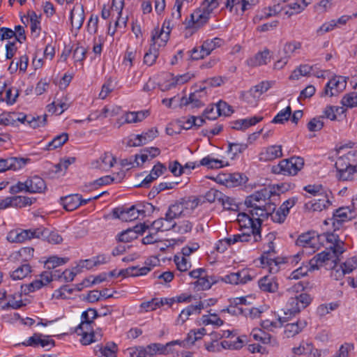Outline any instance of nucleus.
Returning <instances> with one entry per match:
<instances>
[{"instance_id": "obj_1", "label": "nucleus", "mask_w": 357, "mask_h": 357, "mask_svg": "<svg viewBox=\"0 0 357 357\" xmlns=\"http://www.w3.org/2000/svg\"><path fill=\"white\" fill-rule=\"evenodd\" d=\"M311 301L310 296L306 293H301L298 296L289 298L286 307L283 310L284 316H279V320L281 322L287 321L291 317L298 314L301 310L308 306Z\"/></svg>"}, {"instance_id": "obj_2", "label": "nucleus", "mask_w": 357, "mask_h": 357, "mask_svg": "<svg viewBox=\"0 0 357 357\" xmlns=\"http://www.w3.org/2000/svg\"><path fill=\"white\" fill-rule=\"evenodd\" d=\"M304 160L301 157H291L282 160L278 165L271 167V172L284 176H294L303 168Z\"/></svg>"}, {"instance_id": "obj_3", "label": "nucleus", "mask_w": 357, "mask_h": 357, "mask_svg": "<svg viewBox=\"0 0 357 357\" xmlns=\"http://www.w3.org/2000/svg\"><path fill=\"white\" fill-rule=\"evenodd\" d=\"M237 220L241 229H248L253 234L254 243L261 240V222L255 220L250 213H238Z\"/></svg>"}, {"instance_id": "obj_4", "label": "nucleus", "mask_w": 357, "mask_h": 357, "mask_svg": "<svg viewBox=\"0 0 357 357\" xmlns=\"http://www.w3.org/2000/svg\"><path fill=\"white\" fill-rule=\"evenodd\" d=\"M144 210L137 208L136 206H132L129 208L118 207L112 211V215L114 218H118L124 222H130L139 218V215L145 216Z\"/></svg>"}, {"instance_id": "obj_5", "label": "nucleus", "mask_w": 357, "mask_h": 357, "mask_svg": "<svg viewBox=\"0 0 357 357\" xmlns=\"http://www.w3.org/2000/svg\"><path fill=\"white\" fill-rule=\"evenodd\" d=\"M255 275L252 271L243 268L236 273H231L220 278V280L230 284H244L254 279Z\"/></svg>"}, {"instance_id": "obj_6", "label": "nucleus", "mask_w": 357, "mask_h": 357, "mask_svg": "<svg viewBox=\"0 0 357 357\" xmlns=\"http://www.w3.org/2000/svg\"><path fill=\"white\" fill-rule=\"evenodd\" d=\"M333 198L331 192L321 193L319 197L305 204V208L309 212H321L326 210L332 205Z\"/></svg>"}, {"instance_id": "obj_7", "label": "nucleus", "mask_w": 357, "mask_h": 357, "mask_svg": "<svg viewBox=\"0 0 357 357\" xmlns=\"http://www.w3.org/2000/svg\"><path fill=\"white\" fill-rule=\"evenodd\" d=\"M272 86V82L262 81L259 84L250 88V89L242 94L244 100L250 104H256L260 96L266 92Z\"/></svg>"}, {"instance_id": "obj_8", "label": "nucleus", "mask_w": 357, "mask_h": 357, "mask_svg": "<svg viewBox=\"0 0 357 357\" xmlns=\"http://www.w3.org/2000/svg\"><path fill=\"white\" fill-rule=\"evenodd\" d=\"M319 236L314 232H307L298 236L296 241V245L306 249H310L309 252H314L321 245Z\"/></svg>"}, {"instance_id": "obj_9", "label": "nucleus", "mask_w": 357, "mask_h": 357, "mask_svg": "<svg viewBox=\"0 0 357 357\" xmlns=\"http://www.w3.org/2000/svg\"><path fill=\"white\" fill-rule=\"evenodd\" d=\"M340 255L333 253V250L326 248L324 251L314 256L309 261V265H310L312 270H318L327 261L331 260L336 264L337 261L340 260Z\"/></svg>"}, {"instance_id": "obj_10", "label": "nucleus", "mask_w": 357, "mask_h": 357, "mask_svg": "<svg viewBox=\"0 0 357 357\" xmlns=\"http://www.w3.org/2000/svg\"><path fill=\"white\" fill-rule=\"evenodd\" d=\"M206 86L200 87L199 89L191 93L188 98L182 97L180 101L181 106H190L191 108H199L204 105L202 100L205 98L206 93L205 92Z\"/></svg>"}, {"instance_id": "obj_11", "label": "nucleus", "mask_w": 357, "mask_h": 357, "mask_svg": "<svg viewBox=\"0 0 357 357\" xmlns=\"http://www.w3.org/2000/svg\"><path fill=\"white\" fill-rule=\"evenodd\" d=\"M171 19L165 20L160 30L155 29L151 33V41L158 43V47H163L169 40L171 29L173 28Z\"/></svg>"}, {"instance_id": "obj_12", "label": "nucleus", "mask_w": 357, "mask_h": 357, "mask_svg": "<svg viewBox=\"0 0 357 357\" xmlns=\"http://www.w3.org/2000/svg\"><path fill=\"white\" fill-rule=\"evenodd\" d=\"M56 272H58V271H55L54 273L48 271L43 272L40 275V279H36L32 282L26 284L24 287L22 286L23 291L25 294H29L40 289L43 286L49 284L53 280V278H56Z\"/></svg>"}, {"instance_id": "obj_13", "label": "nucleus", "mask_w": 357, "mask_h": 357, "mask_svg": "<svg viewBox=\"0 0 357 357\" xmlns=\"http://www.w3.org/2000/svg\"><path fill=\"white\" fill-rule=\"evenodd\" d=\"M354 218V211L349 207H340L335 210L330 221L336 230L342 226V223L351 220Z\"/></svg>"}, {"instance_id": "obj_14", "label": "nucleus", "mask_w": 357, "mask_h": 357, "mask_svg": "<svg viewBox=\"0 0 357 357\" xmlns=\"http://www.w3.org/2000/svg\"><path fill=\"white\" fill-rule=\"evenodd\" d=\"M30 161L29 158L10 157L0 158V172L8 170L17 171L24 167Z\"/></svg>"}, {"instance_id": "obj_15", "label": "nucleus", "mask_w": 357, "mask_h": 357, "mask_svg": "<svg viewBox=\"0 0 357 357\" xmlns=\"http://www.w3.org/2000/svg\"><path fill=\"white\" fill-rule=\"evenodd\" d=\"M211 195L213 196L212 201H218L226 210L236 211L238 208V204L233 198L224 195L220 190H211L208 194V197Z\"/></svg>"}, {"instance_id": "obj_16", "label": "nucleus", "mask_w": 357, "mask_h": 357, "mask_svg": "<svg viewBox=\"0 0 357 357\" xmlns=\"http://www.w3.org/2000/svg\"><path fill=\"white\" fill-rule=\"evenodd\" d=\"M266 238L268 241L267 243V249L265 250L261 257V263L264 264L265 263L269 266H271L274 264L277 266V261L275 258L272 257V256L275 254V246L273 241L275 239V236L273 233H269L266 235Z\"/></svg>"}, {"instance_id": "obj_17", "label": "nucleus", "mask_w": 357, "mask_h": 357, "mask_svg": "<svg viewBox=\"0 0 357 357\" xmlns=\"http://www.w3.org/2000/svg\"><path fill=\"white\" fill-rule=\"evenodd\" d=\"M213 11L202 3L200 8L190 15L191 21L196 27L202 26L208 22Z\"/></svg>"}, {"instance_id": "obj_18", "label": "nucleus", "mask_w": 357, "mask_h": 357, "mask_svg": "<svg viewBox=\"0 0 357 357\" xmlns=\"http://www.w3.org/2000/svg\"><path fill=\"white\" fill-rule=\"evenodd\" d=\"M336 169H343L349 167L357 166V150H351L340 156L335 164Z\"/></svg>"}, {"instance_id": "obj_19", "label": "nucleus", "mask_w": 357, "mask_h": 357, "mask_svg": "<svg viewBox=\"0 0 357 357\" xmlns=\"http://www.w3.org/2000/svg\"><path fill=\"white\" fill-rule=\"evenodd\" d=\"M158 135V130L155 128H152L140 135H135L134 139H131L129 143L130 146H139L152 141Z\"/></svg>"}, {"instance_id": "obj_20", "label": "nucleus", "mask_w": 357, "mask_h": 357, "mask_svg": "<svg viewBox=\"0 0 357 357\" xmlns=\"http://www.w3.org/2000/svg\"><path fill=\"white\" fill-rule=\"evenodd\" d=\"M282 156L281 145H271L264 148L259 153L261 161H271Z\"/></svg>"}, {"instance_id": "obj_21", "label": "nucleus", "mask_w": 357, "mask_h": 357, "mask_svg": "<svg viewBox=\"0 0 357 357\" xmlns=\"http://www.w3.org/2000/svg\"><path fill=\"white\" fill-rule=\"evenodd\" d=\"M259 289L264 292L275 293L279 288L278 279L273 275L264 276L258 281Z\"/></svg>"}, {"instance_id": "obj_22", "label": "nucleus", "mask_w": 357, "mask_h": 357, "mask_svg": "<svg viewBox=\"0 0 357 357\" xmlns=\"http://www.w3.org/2000/svg\"><path fill=\"white\" fill-rule=\"evenodd\" d=\"M93 323L89 322V326H84L82 329L78 331V326L76 327L75 332L78 335H81V342L83 345H89L92 342H98V338L93 339L96 336L93 328Z\"/></svg>"}, {"instance_id": "obj_23", "label": "nucleus", "mask_w": 357, "mask_h": 357, "mask_svg": "<svg viewBox=\"0 0 357 357\" xmlns=\"http://www.w3.org/2000/svg\"><path fill=\"white\" fill-rule=\"evenodd\" d=\"M301 47V43L300 42L293 40L287 42L284 44L283 47V52L285 54V58L280 61H278L275 64L276 68H282V66L287 63V59L290 58L297 50H300Z\"/></svg>"}, {"instance_id": "obj_24", "label": "nucleus", "mask_w": 357, "mask_h": 357, "mask_svg": "<svg viewBox=\"0 0 357 357\" xmlns=\"http://www.w3.org/2000/svg\"><path fill=\"white\" fill-rule=\"evenodd\" d=\"M26 185L29 193H43L47 189L45 181L38 176L29 177Z\"/></svg>"}, {"instance_id": "obj_25", "label": "nucleus", "mask_w": 357, "mask_h": 357, "mask_svg": "<svg viewBox=\"0 0 357 357\" xmlns=\"http://www.w3.org/2000/svg\"><path fill=\"white\" fill-rule=\"evenodd\" d=\"M220 280V278L214 275H208L207 271L204 273V275H202L194 283L195 288L197 291L209 289L213 284H216Z\"/></svg>"}, {"instance_id": "obj_26", "label": "nucleus", "mask_w": 357, "mask_h": 357, "mask_svg": "<svg viewBox=\"0 0 357 357\" xmlns=\"http://www.w3.org/2000/svg\"><path fill=\"white\" fill-rule=\"evenodd\" d=\"M204 308V303L202 301H199L197 305H190L183 309L177 319L178 324H183L186 320L188 319L189 317L192 314H199L201 310Z\"/></svg>"}, {"instance_id": "obj_27", "label": "nucleus", "mask_w": 357, "mask_h": 357, "mask_svg": "<svg viewBox=\"0 0 357 357\" xmlns=\"http://www.w3.org/2000/svg\"><path fill=\"white\" fill-rule=\"evenodd\" d=\"M117 345L114 342H107L105 346L97 345L94 349L98 357H116Z\"/></svg>"}, {"instance_id": "obj_28", "label": "nucleus", "mask_w": 357, "mask_h": 357, "mask_svg": "<svg viewBox=\"0 0 357 357\" xmlns=\"http://www.w3.org/2000/svg\"><path fill=\"white\" fill-rule=\"evenodd\" d=\"M261 116H255L250 118L242 119L234 121L231 123V128L235 130H246L250 126L256 125L262 121Z\"/></svg>"}, {"instance_id": "obj_29", "label": "nucleus", "mask_w": 357, "mask_h": 357, "mask_svg": "<svg viewBox=\"0 0 357 357\" xmlns=\"http://www.w3.org/2000/svg\"><path fill=\"white\" fill-rule=\"evenodd\" d=\"M328 243H330L328 248L333 251V253L341 255L344 252V243L339 238L338 235L334 233H328L326 237Z\"/></svg>"}, {"instance_id": "obj_30", "label": "nucleus", "mask_w": 357, "mask_h": 357, "mask_svg": "<svg viewBox=\"0 0 357 357\" xmlns=\"http://www.w3.org/2000/svg\"><path fill=\"white\" fill-rule=\"evenodd\" d=\"M270 191L266 188L261 189L259 191L246 197L245 200V206L256 205L255 202H266L270 197Z\"/></svg>"}, {"instance_id": "obj_31", "label": "nucleus", "mask_w": 357, "mask_h": 357, "mask_svg": "<svg viewBox=\"0 0 357 357\" xmlns=\"http://www.w3.org/2000/svg\"><path fill=\"white\" fill-rule=\"evenodd\" d=\"M46 118V114H44L43 116L24 115L22 117L19 116L17 120L22 123H27V124H29L31 128H36L45 125L47 121Z\"/></svg>"}, {"instance_id": "obj_32", "label": "nucleus", "mask_w": 357, "mask_h": 357, "mask_svg": "<svg viewBox=\"0 0 357 357\" xmlns=\"http://www.w3.org/2000/svg\"><path fill=\"white\" fill-rule=\"evenodd\" d=\"M307 326L305 320H298L294 323L287 324L284 326V334L287 337H292L300 333Z\"/></svg>"}, {"instance_id": "obj_33", "label": "nucleus", "mask_w": 357, "mask_h": 357, "mask_svg": "<svg viewBox=\"0 0 357 357\" xmlns=\"http://www.w3.org/2000/svg\"><path fill=\"white\" fill-rule=\"evenodd\" d=\"M61 203L66 211H73L80 206V195L75 194L62 197Z\"/></svg>"}, {"instance_id": "obj_34", "label": "nucleus", "mask_w": 357, "mask_h": 357, "mask_svg": "<svg viewBox=\"0 0 357 357\" xmlns=\"http://www.w3.org/2000/svg\"><path fill=\"white\" fill-rule=\"evenodd\" d=\"M84 19L85 16L83 7L77 9L74 8L70 11V20L71 25L77 30H79L82 27L84 22Z\"/></svg>"}, {"instance_id": "obj_35", "label": "nucleus", "mask_w": 357, "mask_h": 357, "mask_svg": "<svg viewBox=\"0 0 357 357\" xmlns=\"http://www.w3.org/2000/svg\"><path fill=\"white\" fill-rule=\"evenodd\" d=\"M3 296L6 297L7 301L3 309H19L26 305V303L22 299V294H8L7 296L3 294Z\"/></svg>"}, {"instance_id": "obj_36", "label": "nucleus", "mask_w": 357, "mask_h": 357, "mask_svg": "<svg viewBox=\"0 0 357 357\" xmlns=\"http://www.w3.org/2000/svg\"><path fill=\"white\" fill-rule=\"evenodd\" d=\"M31 273V267L27 264L19 266L16 269L10 273V277L13 280H22Z\"/></svg>"}, {"instance_id": "obj_37", "label": "nucleus", "mask_w": 357, "mask_h": 357, "mask_svg": "<svg viewBox=\"0 0 357 357\" xmlns=\"http://www.w3.org/2000/svg\"><path fill=\"white\" fill-rule=\"evenodd\" d=\"M160 41L158 40V43H154L151 45L150 48L149 49L148 52H146L144 56V63L146 64L149 66H152L153 63H155L156 59L158 58L159 55L158 52V48L156 47V45L158 46V43Z\"/></svg>"}, {"instance_id": "obj_38", "label": "nucleus", "mask_w": 357, "mask_h": 357, "mask_svg": "<svg viewBox=\"0 0 357 357\" xmlns=\"http://www.w3.org/2000/svg\"><path fill=\"white\" fill-rule=\"evenodd\" d=\"M271 206L269 205L268 208L266 205H263L261 207L248 210V213L254 217L255 220H258L261 224L262 221L269 216Z\"/></svg>"}, {"instance_id": "obj_39", "label": "nucleus", "mask_w": 357, "mask_h": 357, "mask_svg": "<svg viewBox=\"0 0 357 357\" xmlns=\"http://www.w3.org/2000/svg\"><path fill=\"white\" fill-rule=\"evenodd\" d=\"M10 207L15 208H24L26 206H31L36 199H33L25 196H14L10 197Z\"/></svg>"}, {"instance_id": "obj_40", "label": "nucleus", "mask_w": 357, "mask_h": 357, "mask_svg": "<svg viewBox=\"0 0 357 357\" xmlns=\"http://www.w3.org/2000/svg\"><path fill=\"white\" fill-rule=\"evenodd\" d=\"M116 158L109 152L103 153L97 161L98 167L105 170L112 168L116 162Z\"/></svg>"}, {"instance_id": "obj_41", "label": "nucleus", "mask_w": 357, "mask_h": 357, "mask_svg": "<svg viewBox=\"0 0 357 357\" xmlns=\"http://www.w3.org/2000/svg\"><path fill=\"white\" fill-rule=\"evenodd\" d=\"M224 40L220 38H214L205 40L202 45L204 54L209 55L211 52L217 47L222 46Z\"/></svg>"}, {"instance_id": "obj_42", "label": "nucleus", "mask_w": 357, "mask_h": 357, "mask_svg": "<svg viewBox=\"0 0 357 357\" xmlns=\"http://www.w3.org/2000/svg\"><path fill=\"white\" fill-rule=\"evenodd\" d=\"M68 140V135L66 132H63L60 135L55 136L51 142H50L45 149L50 151L54 150L57 148L61 147Z\"/></svg>"}, {"instance_id": "obj_43", "label": "nucleus", "mask_w": 357, "mask_h": 357, "mask_svg": "<svg viewBox=\"0 0 357 357\" xmlns=\"http://www.w3.org/2000/svg\"><path fill=\"white\" fill-rule=\"evenodd\" d=\"M270 52L268 50L257 53L254 58L249 60V64L253 66L266 64L270 61Z\"/></svg>"}, {"instance_id": "obj_44", "label": "nucleus", "mask_w": 357, "mask_h": 357, "mask_svg": "<svg viewBox=\"0 0 357 357\" xmlns=\"http://www.w3.org/2000/svg\"><path fill=\"white\" fill-rule=\"evenodd\" d=\"M149 113L147 110L139 112H130L125 116V122L127 123H137L143 121L149 116Z\"/></svg>"}, {"instance_id": "obj_45", "label": "nucleus", "mask_w": 357, "mask_h": 357, "mask_svg": "<svg viewBox=\"0 0 357 357\" xmlns=\"http://www.w3.org/2000/svg\"><path fill=\"white\" fill-rule=\"evenodd\" d=\"M340 82L339 78L334 77L329 80V82L326 84L324 91L323 93L326 96L329 95L330 96H333L340 93Z\"/></svg>"}, {"instance_id": "obj_46", "label": "nucleus", "mask_w": 357, "mask_h": 357, "mask_svg": "<svg viewBox=\"0 0 357 357\" xmlns=\"http://www.w3.org/2000/svg\"><path fill=\"white\" fill-rule=\"evenodd\" d=\"M98 317V312L93 308H89L82 312L81 318L82 321L78 326V331L82 329L84 326H89V323H93V320Z\"/></svg>"}, {"instance_id": "obj_47", "label": "nucleus", "mask_w": 357, "mask_h": 357, "mask_svg": "<svg viewBox=\"0 0 357 357\" xmlns=\"http://www.w3.org/2000/svg\"><path fill=\"white\" fill-rule=\"evenodd\" d=\"M199 165L206 167L208 169H219L225 166L222 160L212 158L211 155L203 158Z\"/></svg>"}, {"instance_id": "obj_48", "label": "nucleus", "mask_w": 357, "mask_h": 357, "mask_svg": "<svg viewBox=\"0 0 357 357\" xmlns=\"http://www.w3.org/2000/svg\"><path fill=\"white\" fill-rule=\"evenodd\" d=\"M218 180L220 182L223 181L220 177H218ZM224 181L226 182V185L230 187L238 186L245 183L244 178L239 173L229 174L227 176V178H224Z\"/></svg>"}, {"instance_id": "obj_49", "label": "nucleus", "mask_w": 357, "mask_h": 357, "mask_svg": "<svg viewBox=\"0 0 357 357\" xmlns=\"http://www.w3.org/2000/svg\"><path fill=\"white\" fill-rule=\"evenodd\" d=\"M185 204L186 203L184 202H176L170 205L167 210L169 211V215H173L175 219L188 215V214H185V209L186 208L185 206Z\"/></svg>"}, {"instance_id": "obj_50", "label": "nucleus", "mask_w": 357, "mask_h": 357, "mask_svg": "<svg viewBox=\"0 0 357 357\" xmlns=\"http://www.w3.org/2000/svg\"><path fill=\"white\" fill-rule=\"evenodd\" d=\"M146 355L153 356L157 353L160 354H165L167 353V346L162 345L159 343H153L146 346L143 349Z\"/></svg>"}, {"instance_id": "obj_51", "label": "nucleus", "mask_w": 357, "mask_h": 357, "mask_svg": "<svg viewBox=\"0 0 357 357\" xmlns=\"http://www.w3.org/2000/svg\"><path fill=\"white\" fill-rule=\"evenodd\" d=\"M244 341L241 337L236 340H225L220 342V346L225 349H239L243 347Z\"/></svg>"}, {"instance_id": "obj_52", "label": "nucleus", "mask_w": 357, "mask_h": 357, "mask_svg": "<svg viewBox=\"0 0 357 357\" xmlns=\"http://www.w3.org/2000/svg\"><path fill=\"white\" fill-rule=\"evenodd\" d=\"M174 262L176 265V268L181 272H185L188 271L191 268V262L187 259L186 256L175 255Z\"/></svg>"}, {"instance_id": "obj_53", "label": "nucleus", "mask_w": 357, "mask_h": 357, "mask_svg": "<svg viewBox=\"0 0 357 357\" xmlns=\"http://www.w3.org/2000/svg\"><path fill=\"white\" fill-rule=\"evenodd\" d=\"M338 178L342 181H351L356 173V167H349L342 169H337Z\"/></svg>"}, {"instance_id": "obj_54", "label": "nucleus", "mask_w": 357, "mask_h": 357, "mask_svg": "<svg viewBox=\"0 0 357 357\" xmlns=\"http://www.w3.org/2000/svg\"><path fill=\"white\" fill-rule=\"evenodd\" d=\"M291 114V108L290 106H287L285 109L280 111L277 115L272 120V123H284L285 121H287Z\"/></svg>"}, {"instance_id": "obj_55", "label": "nucleus", "mask_w": 357, "mask_h": 357, "mask_svg": "<svg viewBox=\"0 0 357 357\" xmlns=\"http://www.w3.org/2000/svg\"><path fill=\"white\" fill-rule=\"evenodd\" d=\"M67 257H59L57 256H52L49 257L45 261V266L47 269H54L56 267L65 264L68 261Z\"/></svg>"}, {"instance_id": "obj_56", "label": "nucleus", "mask_w": 357, "mask_h": 357, "mask_svg": "<svg viewBox=\"0 0 357 357\" xmlns=\"http://www.w3.org/2000/svg\"><path fill=\"white\" fill-rule=\"evenodd\" d=\"M15 234V238H12V241L17 242V243H22L26 240L31 239V229H25L22 230L20 232L15 231L12 232L10 234L9 239L12 238V236Z\"/></svg>"}, {"instance_id": "obj_57", "label": "nucleus", "mask_w": 357, "mask_h": 357, "mask_svg": "<svg viewBox=\"0 0 357 357\" xmlns=\"http://www.w3.org/2000/svg\"><path fill=\"white\" fill-rule=\"evenodd\" d=\"M341 103L346 107H357V92H351L346 94L342 99Z\"/></svg>"}, {"instance_id": "obj_58", "label": "nucleus", "mask_w": 357, "mask_h": 357, "mask_svg": "<svg viewBox=\"0 0 357 357\" xmlns=\"http://www.w3.org/2000/svg\"><path fill=\"white\" fill-rule=\"evenodd\" d=\"M251 335L255 340L260 341L264 344L271 342V335L261 329H253Z\"/></svg>"}, {"instance_id": "obj_59", "label": "nucleus", "mask_w": 357, "mask_h": 357, "mask_svg": "<svg viewBox=\"0 0 357 357\" xmlns=\"http://www.w3.org/2000/svg\"><path fill=\"white\" fill-rule=\"evenodd\" d=\"M218 116H229L233 113L231 107L226 102L220 100L216 105Z\"/></svg>"}, {"instance_id": "obj_60", "label": "nucleus", "mask_w": 357, "mask_h": 357, "mask_svg": "<svg viewBox=\"0 0 357 357\" xmlns=\"http://www.w3.org/2000/svg\"><path fill=\"white\" fill-rule=\"evenodd\" d=\"M248 148V145L243 143H229L228 147V153L232 154V158L236 155L243 153Z\"/></svg>"}, {"instance_id": "obj_61", "label": "nucleus", "mask_w": 357, "mask_h": 357, "mask_svg": "<svg viewBox=\"0 0 357 357\" xmlns=\"http://www.w3.org/2000/svg\"><path fill=\"white\" fill-rule=\"evenodd\" d=\"M192 224L189 220H183L178 223L175 222L174 231L181 234L190 232L192 230Z\"/></svg>"}, {"instance_id": "obj_62", "label": "nucleus", "mask_w": 357, "mask_h": 357, "mask_svg": "<svg viewBox=\"0 0 357 357\" xmlns=\"http://www.w3.org/2000/svg\"><path fill=\"white\" fill-rule=\"evenodd\" d=\"M288 213L284 209L279 207L276 211H273V213H270L271 220L277 223H282L286 220Z\"/></svg>"}, {"instance_id": "obj_63", "label": "nucleus", "mask_w": 357, "mask_h": 357, "mask_svg": "<svg viewBox=\"0 0 357 357\" xmlns=\"http://www.w3.org/2000/svg\"><path fill=\"white\" fill-rule=\"evenodd\" d=\"M137 238L136 232L130 229H128L118 235L117 240L120 242H130L133 239H136Z\"/></svg>"}, {"instance_id": "obj_64", "label": "nucleus", "mask_w": 357, "mask_h": 357, "mask_svg": "<svg viewBox=\"0 0 357 357\" xmlns=\"http://www.w3.org/2000/svg\"><path fill=\"white\" fill-rule=\"evenodd\" d=\"M340 267L344 271L346 274L350 273L357 267V258L351 257L348 259Z\"/></svg>"}]
</instances>
